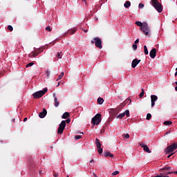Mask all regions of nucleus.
<instances>
[{
  "mask_svg": "<svg viewBox=\"0 0 177 177\" xmlns=\"http://www.w3.org/2000/svg\"><path fill=\"white\" fill-rule=\"evenodd\" d=\"M151 5L153 6V8L158 12V13H161L162 12V5L158 1V0H151Z\"/></svg>",
  "mask_w": 177,
  "mask_h": 177,
  "instance_id": "nucleus-1",
  "label": "nucleus"
},
{
  "mask_svg": "<svg viewBox=\"0 0 177 177\" xmlns=\"http://www.w3.org/2000/svg\"><path fill=\"white\" fill-rule=\"evenodd\" d=\"M142 32L145 34V35H148L150 37V35L151 34V30H150V27L149 26V24L147 22H144V26L141 28H140Z\"/></svg>",
  "mask_w": 177,
  "mask_h": 177,
  "instance_id": "nucleus-2",
  "label": "nucleus"
},
{
  "mask_svg": "<svg viewBox=\"0 0 177 177\" xmlns=\"http://www.w3.org/2000/svg\"><path fill=\"white\" fill-rule=\"evenodd\" d=\"M102 122V115L100 113H97L91 120L93 126L99 125Z\"/></svg>",
  "mask_w": 177,
  "mask_h": 177,
  "instance_id": "nucleus-3",
  "label": "nucleus"
},
{
  "mask_svg": "<svg viewBox=\"0 0 177 177\" xmlns=\"http://www.w3.org/2000/svg\"><path fill=\"white\" fill-rule=\"evenodd\" d=\"M46 92H48V88H44L42 91L35 92V93H33L34 99H39V97H42V96L45 95Z\"/></svg>",
  "mask_w": 177,
  "mask_h": 177,
  "instance_id": "nucleus-4",
  "label": "nucleus"
},
{
  "mask_svg": "<svg viewBox=\"0 0 177 177\" xmlns=\"http://www.w3.org/2000/svg\"><path fill=\"white\" fill-rule=\"evenodd\" d=\"M64 128H66V120H62L58 127L57 133H59V134L63 133V131H64Z\"/></svg>",
  "mask_w": 177,
  "mask_h": 177,
  "instance_id": "nucleus-5",
  "label": "nucleus"
},
{
  "mask_svg": "<svg viewBox=\"0 0 177 177\" xmlns=\"http://www.w3.org/2000/svg\"><path fill=\"white\" fill-rule=\"evenodd\" d=\"M95 145L97 148L98 149L97 151L99 154H102V153H103V149L102 148V144L100 143V141L98 138L95 139Z\"/></svg>",
  "mask_w": 177,
  "mask_h": 177,
  "instance_id": "nucleus-6",
  "label": "nucleus"
},
{
  "mask_svg": "<svg viewBox=\"0 0 177 177\" xmlns=\"http://www.w3.org/2000/svg\"><path fill=\"white\" fill-rule=\"evenodd\" d=\"M95 46L97 48H99V49H102L103 48V46H102V40L97 37H95L94 39Z\"/></svg>",
  "mask_w": 177,
  "mask_h": 177,
  "instance_id": "nucleus-7",
  "label": "nucleus"
},
{
  "mask_svg": "<svg viewBox=\"0 0 177 177\" xmlns=\"http://www.w3.org/2000/svg\"><path fill=\"white\" fill-rule=\"evenodd\" d=\"M41 52H42V50H41V49H37L31 52L30 54H29V57H36V56H38V55H39V53H41Z\"/></svg>",
  "mask_w": 177,
  "mask_h": 177,
  "instance_id": "nucleus-8",
  "label": "nucleus"
},
{
  "mask_svg": "<svg viewBox=\"0 0 177 177\" xmlns=\"http://www.w3.org/2000/svg\"><path fill=\"white\" fill-rule=\"evenodd\" d=\"M158 97L156 95H151V107L156 106V102H157Z\"/></svg>",
  "mask_w": 177,
  "mask_h": 177,
  "instance_id": "nucleus-9",
  "label": "nucleus"
},
{
  "mask_svg": "<svg viewBox=\"0 0 177 177\" xmlns=\"http://www.w3.org/2000/svg\"><path fill=\"white\" fill-rule=\"evenodd\" d=\"M125 115H127V117H129V110H126L124 113L119 114L117 116V118H119L120 120H121V118H122L123 117H125Z\"/></svg>",
  "mask_w": 177,
  "mask_h": 177,
  "instance_id": "nucleus-10",
  "label": "nucleus"
},
{
  "mask_svg": "<svg viewBox=\"0 0 177 177\" xmlns=\"http://www.w3.org/2000/svg\"><path fill=\"white\" fill-rule=\"evenodd\" d=\"M140 63V59H135L132 61L131 67L135 68Z\"/></svg>",
  "mask_w": 177,
  "mask_h": 177,
  "instance_id": "nucleus-11",
  "label": "nucleus"
},
{
  "mask_svg": "<svg viewBox=\"0 0 177 177\" xmlns=\"http://www.w3.org/2000/svg\"><path fill=\"white\" fill-rule=\"evenodd\" d=\"M53 97H54L55 107H59L60 102L57 100V97L56 96V93H53Z\"/></svg>",
  "mask_w": 177,
  "mask_h": 177,
  "instance_id": "nucleus-12",
  "label": "nucleus"
},
{
  "mask_svg": "<svg viewBox=\"0 0 177 177\" xmlns=\"http://www.w3.org/2000/svg\"><path fill=\"white\" fill-rule=\"evenodd\" d=\"M141 147H142L144 151H146L147 153H151V151H150V149H149V147L146 145V144H141Z\"/></svg>",
  "mask_w": 177,
  "mask_h": 177,
  "instance_id": "nucleus-13",
  "label": "nucleus"
},
{
  "mask_svg": "<svg viewBox=\"0 0 177 177\" xmlns=\"http://www.w3.org/2000/svg\"><path fill=\"white\" fill-rule=\"evenodd\" d=\"M156 53L157 50L156 48H153L149 53L150 57H151V59H154V57H156Z\"/></svg>",
  "mask_w": 177,
  "mask_h": 177,
  "instance_id": "nucleus-14",
  "label": "nucleus"
},
{
  "mask_svg": "<svg viewBox=\"0 0 177 177\" xmlns=\"http://www.w3.org/2000/svg\"><path fill=\"white\" fill-rule=\"evenodd\" d=\"M47 111L46 109H44L42 112H40L39 114V117L40 118H45V117H46V114H47Z\"/></svg>",
  "mask_w": 177,
  "mask_h": 177,
  "instance_id": "nucleus-15",
  "label": "nucleus"
},
{
  "mask_svg": "<svg viewBox=\"0 0 177 177\" xmlns=\"http://www.w3.org/2000/svg\"><path fill=\"white\" fill-rule=\"evenodd\" d=\"M163 169L165 171H166V169H169V171L166 172V174H167V175H169V174H176L177 175V171H171V167H164Z\"/></svg>",
  "mask_w": 177,
  "mask_h": 177,
  "instance_id": "nucleus-16",
  "label": "nucleus"
},
{
  "mask_svg": "<svg viewBox=\"0 0 177 177\" xmlns=\"http://www.w3.org/2000/svg\"><path fill=\"white\" fill-rule=\"evenodd\" d=\"M104 157H110L111 158H113L114 157V155L110 152H105L104 153Z\"/></svg>",
  "mask_w": 177,
  "mask_h": 177,
  "instance_id": "nucleus-17",
  "label": "nucleus"
},
{
  "mask_svg": "<svg viewBox=\"0 0 177 177\" xmlns=\"http://www.w3.org/2000/svg\"><path fill=\"white\" fill-rule=\"evenodd\" d=\"M136 26H138V27H140V28H141V27L145 26V22L142 23L141 21H136Z\"/></svg>",
  "mask_w": 177,
  "mask_h": 177,
  "instance_id": "nucleus-18",
  "label": "nucleus"
},
{
  "mask_svg": "<svg viewBox=\"0 0 177 177\" xmlns=\"http://www.w3.org/2000/svg\"><path fill=\"white\" fill-rule=\"evenodd\" d=\"M124 6L126 8L131 7V1H126L124 4Z\"/></svg>",
  "mask_w": 177,
  "mask_h": 177,
  "instance_id": "nucleus-19",
  "label": "nucleus"
},
{
  "mask_svg": "<svg viewBox=\"0 0 177 177\" xmlns=\"http://www.w3.org/2000/svg\"><path fill=\"white\" fill-rule=\"evenodd\" d=\"M68 117H70V113H68V112H65L62 115V118H64V119L68 118Z\"/></svg>",
  "mask_w": 177,
  "mask_h": 177,
  "instance_id": "nucleus-20",
  "label": "nucleus"
},
{
  "mask_svg": "<svg viewBox=\"0 0 177 177\" xmlns=\"http://www.w3.org/2000/svg\"><path fill=\"white\" fill-rule=\"evenodd\" d=\"M64 75V72L61 73V74L59 75L58 78L57 79V81H59V80H62Z\"/></svg>",
  "mask_w": 177,
  "mask_h": 177,
  "instance_id": "nucleus-21",
  "label": "nucleus"
},
{
  "mask_svg": "<svg viewBox=\"0 0 177 177\" xmlns=\"http://www.w3.org/2000/svg\"><path fill=\"white\" fill-rule=\"evenodd\" d=\"M97 102H98L99 104H103V102H104V100H103V98H102V97H99L97 99Z\"/></svg>",
  "mask_w": 177,
  "mask_h": 177,
  "instance_id": "nucleus-22",
  "label": "nucleus"
},
{
  "mask_svg": "<svg viewBox=\"0 0 177 177\" xmlns=\"http://www.w3.org/2000/svg\"><path fill=\"white\" fill-rule=\"evenodd\" d=\"M164 125H167V126L172 125V122H171V121H165L164 122Z\"/></svg>",
  "mask_w": 177,
  "mask_h": 177,
  "instance_id": "nucleus-23",
  "label": "nucleus"
},
{
  "mask_svg": "<svg viewBox=\"0 0 177 177\" xmlns=\"http://www.w3.org/2000/svg\"><path fill=\"white\" fill-rule=\"evenodd\" d=\"M144 52L145 55H149V50H147V46H144Z\"/></svg>",
  "mask_w": 177,
  "mask_h": 177,
  "instance_id": "nucleus-24",
  "label": "nucleus"
},
{
  "mask_svg": "<svg viewBox=\"0 0 177 177\" xmlns=\"http://www.w3.org/2000/svg\"><path fill=\"white\" fill-rule=\"evenodd\" d=\"M76 31H77V30H75V29H70V30H68V32L69 34H74V32H75Z\"/></svg>",
  "mask_w": 177,
  "mask_h": 177,
  "instance_id": "nucleus-25",
  "label": "nucleus"
},
{
  "mask_svg": "<svg viewBox=\"0 0 177 177\" xmlns=\"http://www.w3.org/2000/svg\"><path fill=\"white\" fill-rule=\"evenodd\" d=\"M123 138H124V139H129V134L128 133H124L122 135Z\"/></svg>",
  "mask_w": 177,
  "mask_h": 177,
  "instance_id": "nucleus-26",
  "label": "nucleus"
},
{
  "mask_svg": "<svg viewBox=\"0 0 177 177\" xmlns=\"http://www.w3.org/2000/svg\"><path fill=\"white\" fill-rule=\"evenodd\" d=\"M145 96V90L142 89V92L140 94V97H143Z\"/></svg>",
  "mask_w": 177,
  "mask_h": 177,
  "instance_id": "nucleus-27",
  "label": "nucleus"
},
{
  "mask_svg": "<svg viewBox=\"0 0 177 177\" xmlns=\"http://www.w3.org/2000/svg\"><path fill=\"white\" fill-rule=\"evenodd\" d=\"M120 174V171H115L114 172H113L111 174V175H113V176H115V175H118Z\"/></svg>",
  "mask_w": 177,
  "mask_h": 177,
  "instance_id": "nucleus-28",
  "label": "nucleus"
},
{
  "mask_svg": "<svg viewBox=\"0 0 177 177\" xmlns=\"http://www.w3.org/2000/svg\"><path fill=\"white\" fill-rule=\"evenodd\" d=\"M34 66V62H30L28 64H26V67H31Z\"/></svg>",
  "mask_w": 177,
  "mask_h": 177,
  "instance_id": "nucleus-29",
  "label": "nucleus"
},
{
  "mask_svg": "<svg viewBox=\"0 0 177 177\" xmlns=\"http://www.w3.org/2000/svg\"><path fill=\"white\" fill-rule=\"evenodd\" d=\"M8 30H9L10 31H13V26L9 25V26H8Z\"/></svg>",
  "mask_w": 177,
  "mask_h": 177,
  "instance_id": "nucleus-30",
  "label": "nucleus"
},
{
  "mask_svg": "<svg viewBox=\"0 0 177 177\" xmlns=\"http://www.w3.org/2000/svg\"><path fill=\"white\" fill-rule=\"evenodd\" d=\"M138 8H140V9H143V8H145V5L143 3H140L138 5Z\"/></svg>",
  "mask_w": 177,
  "mask_h": 177,
  "instance_id": "nucleus-31",
  "label": "nucleus"
},
{
  "mask_svg": "<svg viewBox=\"0 0 177 177\" xmlns=\"http://www.w3.org/2000/svg\"><path fill=\"white\" fill-rule=\"evenodd\" d=\"M132 48L134 50H136L138 49V45L136 44H133Z\"/></svg>",
  "mask_w": 177,
  "mask_h": 177,
  "instance_id": "nucleus-32",
  "label": "nucleus"
},
{
  "mask_svg": "<svg viewBox=\"0 0 177 177\" xmlns=\"http://www.w3.org/2000/svg\"><path fill=\"white\" fill-rule=\"evenodd\" d=\"M81 138H82V136H75V139L76 140H78L79 139H81Z\"/></svg>",
  "mask_w": 177,
  "mask_h": 177,
  "instance_id": "nucleus-33",
  "label": "nucleus"
},
{
  "mask_svg": "<svg viewBox=\"0 0 177 177\" xmlns=\"http://www.w3.org/2000/svg\"><path fill=\"white\" fill-rule=\"evenodd\" d=\"M150 118H151V114L150 113L147 114V120H150Z\"/></svg>",
  "mask_w": 177,
  "mask_h": 177,
  "instance_id": "nucleus-34",
  "label": "nucleus"
},
{
  "mask_svg": "<svg viewBox=\"0 0 177 177\" xmlns=\"http://www.w3.org/2000/svg\"><path fill=\"white\" fill-rule=\"evenodd\" d=\"M60 53H57V57L58 59H62V55H61Z\"/></svg>",
  "mask_w": 177,
  "mask_h": 177,
  "instance_id": "nucleus-35",
  "label": "nucleus"
},
{
  "mask_svg": "<svg viewBox=\"0 0 177 177\" xmlns=\"http://www.w3.org/2000/svg\"><path fill=\"white\" fill-rule=\"evenodd\" d=\"M46 30H47V31H52V30L50 29V26H46Z\"/></svg>",
  "mask_w": 177,
  "mask_h": 177,
  "instance_id": "nucleus-36",
  "label": "nucleus"
},
{
  "mask_svg": "<svg viewBox=\"0 0 177 177\" xmlns=\"http://www.w3.org/2000/svg\"><path fill=\"white\" fill-rule=\"evenodd\" d=\"M65 122H66L67 124H70V122H71V120L68 118L65 121Z\"/></svg>",
  "mask_w": 177,
  "mask_h": 177,
  "instance_id": "nucleus-37",
  "label": "nucleus"
},
{
  "mask_svg": "<svg viewBox=\"0 0 177 177\" xmlns=\"http://www.w3.org/2000/svg\"><path fill=\"white\" fill-rule=\"evenodd\" d=\"M46 74H47V77H49L50 75V71H47Z\"/></svg>",
  "mask_w": 177,
  "mask_h": 177,
  "instance_id": "nucleus-38",
  "label": "nucleus"
},
{
  "mask_svg": "<svg viewBox=\"0 0 177 177\" xmlns=\"http://www.w3.org/2000/svg\"><path fill=\"white\" fill-rule=\"evenodd\" d=\"M136 44H139V39H137L135 41V44L136 45Z\"/></svg>",
  "mask_w": 177,
  "mask_h": 177,
  "instance_id": "nucleus-39",
  "label": "nucleus"
},
{
  "mask_svg": "<svg viewBox=\"0 0 177 177\" xmlns=\"http://www.w3.org/2000/svg\"><path fill=\"white\" fill-rule=\"evenodd\" d=\"M159 176H160V177H169V176H164V175H162V174H160L159 175Z\"/></svg>",
  "mask_w": 177,
  "mask_h": 177,
  "instance_id": "nucleus-40",
  "label": "nucleus"
},
{
  "mask_svg": "<svg viewBox=\"0 0 177 177\" xmlns=\"http://www.w3.org/2000/svg\"><path fill=\"white\" fill-rule=\"evenodd\" d=\"M171 156H174V153H171V154L169 155V156H167V158H169L171 157Z\"/></svg>",
  "mask_w": 177,
  "mask_h": 177,
  "instance_id": "nucleus-41",
  "label": "nucleus"
},
{
  "mask_svg": "<svg viewBox=\"0 0 177 177\" xmlns=\"http://www.w3.org/2000/svg\"><path fill=\"white\" fill-rule=\"evenodd\" d=\"M26 121H27V118H25L24 119V122H26Z\"/></svg>",
  "mask_w": 177,
  "mask_h": 177,
  "instance_id": "nucleus-42",
  "label": "nucleus"
},
{
  "mask_svg": "<svg viewBox=\"0 0 177 177\" xmlns=\"http://www.w3.org/2000/svg\"><path fill=\"white\" fill-rule=\"evenodd\" d=\"M91 44H95V40H94V41L92 40V41H91Z\"/></svg>",
  "mask_w": 177,
  "mask_h": 177,
  "instance_id": "nucleus-43",
  "label": "nucleus"
},
{
  "mask_svg": "<svg viewBox=\"0 0 177 177\" xmlns=\"http://www.w3.org/2000/svg\"><path fill=\"white\" fill-rule=\"evenodd\" d=\"M174 75H175V77H176V75H177V71H176Z\"/></svg>",
  "mask_w": 177,
  "mask_h": 177,
  "instance_id": "nucleus-44",
  "label": "nucleus"
},
{
  "mask_svg": "<svg viewBox=\"0 0 177 177\" xmlns=\"http://www.w3.org/2000/svg\"><path fill=\"white\" fill-rule=\"evenodd\" d=\"M15 121H16V119L15 118L12 119V122H15Z\"/></svg>",
  "mask_w": 177,
  "mask_h": 177,
  "instance_id": "nucleus-45",
  "label": "nucleus"
},
{
  "mask_svg": "<svg viewBox=\"0 0 177 177\" xmlns=\"http://www.w3.org/2000/svg\"><path fill=\"white\" fill-rule=\"evenodd\" d=\"M59 85H60V82H58L57 86H59Z\"/></svg>",
  "mask_w": 177,
  "mask_h": 177,
  "instance_id": "nucleus-46",
  "label": "nucleus"
},
{
  "mask_svg": "<svg viewBox=\"0 0 177 177\" xmlns=\"http://www.w3.org/2000/svg\"><path fill=\"white\" fill-rule=\"evenodd\" d=\"M54 176H55V177H57L58 175H57V174H55Z\"/></svg>",
  "mask_w": 177,
  "mask_h": 177,
  "instance_id": "nucleus-47",
  "label": "nucleus"
},
{
  "mask_svg": "<svg viewBox=\"0 0 177 177\" xmlns=\"http://www.w3.org/2000/svg\"><path fill=\"white\" fill-rule=\"evenodd\" d=\"M175 91L177 92V86L175 87Z\"/></svg>",
  "mask_w": 177,
  "mask_h": 177,
  "instance_id": "nucleus-48",
  "label": "nucleus"
},
{
  "mask_svg": "<svg viewBox=\"0 0 177 177\" xmlns=\"http://www.w3.org/2000/svg\"><path fill=\"white\" fill-rule=\"evenodd\" d=\"M90 162H93V159H92V160L90 161Z\"/></svg>",
  "mask_w": 177,
  "mask_h": 177,
  "instance_id": "nucleus-49",
  "label": "nucleus"
},
{
  "mask_svg": "<svg viewBox=\"0 0 177 177\" xmlns=\"http://www.w3.org/2000/svg\"><path fill=\"white\" fill-rule=\"evenodd\" d=\"M84 32H86L88 31V30H84Z\"/></svg>",
  "mask_w": 177,
  "mask_h": 177,
  "instance_id": "nucleus-50",
  "label": "nucleus"
},
{
  "mask_svg": "<svg viewBox=\"0 0 177 177\" xmlns=\"http://www.w3.org/2000/svg\"><path fill=\"white\" fill-rule=\"evenodd\" d=\"M101 133H103V130H101Z\"/></svg>",
  "mask_w": 177,
  "mask_h": 177,
  "instance_id": "nucleus-51",
  "label": "nucleus"
},
{
  "mask_svg": "<svg viewBox=\"0 0 177 177\" xmlns=\"http://www.w3.org/2000/svg\"><path fill=\"white\" fill-rule=\"evenodd\" d=\"M95 127V125L93 126V125H92V128H93Z\"/></svg>",
  "mask_w": 177,
  "mask_h": 177,
  "instance_id": "nucleus-52",
  "label": "nucleus"
},
{
  "mask_svg": "<svg viewBox=\"0 0 177 177\" xmlns=\"http://www.w3.org/2000/svg\"><path fill=\"white\" fill-rule=\"evenodd\" d=\"M176 85H177V82H176Z\"/></svg>",
  "mask_w": 177,
  "mask_h": 177,
  "instance_id": "nucleus-53",
  "label": "nucleus"
},
{
  "mask_svg": "<svg viewBox=\"0 0 177 177\" xmlns=\"http://www.w3.org/2000/svg\"><path fill=\"white\" fill-rule=\"evenodd\" d=\"M82 133V135H84V133Z\"/></svg>",
  "mask_w": 177,
  "mask_h": 177,
  "instance_id": "nucleus-54",
  "label": "nucleus"
},
{
  "mask_svg": "<svg viewBox=\"0 0 177 177\" xmlns=\"http://www.w3.org/2000/svg\"><path fill=\"white\" fill-rule=\"evenodd\" d=\"M95 177H97V176H95Z\"/></svg>",
  "mask_w": 177,
  "mask_h": 177,
  "instance_id": "nucleus-55",
  "label": "nucleus"
},
{
  "mask_svg": "<svg viewBox=\"0 0 177 177\" xmlns=\"http://www.w3.org/2000/svg\"><path fill=\"white\" fill-rule=\"evenodd\" d=\"M83 1H86V0H83Z\"/></svg>",
  "mask_w": 177,
  "mask_h": 177,
  "instance_id": "nucleus-56",
  "label": "nucleus"
},
{
  "mask_svg": "<svg viewBox=\"0 0 177 177\" xmlns=\"http://www.w3.org/2000/svg\"><path fill=\"white\" fill-rule=\"evenodd\" d=\"M67 177H68V176H67Z\"/></svg>",
  "mask_w": 177,
  "mask_h": 177,
  "instance_id": "nucleus-57",
  "label": "nucleus"
}]
</instances>
